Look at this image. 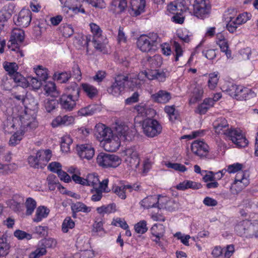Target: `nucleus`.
Returning <instances> with one entry per match:
<instances>
[{
	"mask_svg": "<svg viewBox=\"0 0 258 258\" xmlns=\"http://www.w3.org/2000/svg\"><path fill=\"white\" fill-rule=\"evenodd\" d=\"M139 115L143 117H147V118L152 117L155 113L154 109L150 108L146 104H140L135 107Z\"/></svg>",
	"mask_w": 258,
	"mask_h": 258,
	"instance_id": "27",
	"label": "nucleus"
},
{
	"mask_svg": "<svg viewBox=\"0 0 258 258\" xmlns=\"http://www.w3.org/2000/svg\"><path fill=\"white\" fill-rule=\"evenodd\" d=\"M78 101L79 99L62 94L59 98L58 102L62 109L70 111L76 107Z\"/></svg>",
	"mask_w": 258,
	"mask_h": 258,
	"instance_id": "16",
	"label": "nucleus"
},
{
	"mask_svg": "<svg viewBox=\"0 0 258 258\" xmlns=\"http://www.w3.org/2000/svg\"><path fill=\"white\" fill-rule=\"evenodd\" d=\"M135 230L139 234H144L148 230L146 221L142 220L137 223L135 225Z\"/></svg>",
	"mask_w": 258,
	"mask_h": 258,
	"instance_id": "52",
	"label": "nucleus"
},
{
	"mask_svg": "<svg viewBox=\"0 0 258 258\" xmlns=\"http://www.w3.org/2000/svg\"><path fill=\"white\" fill-rule=\"evenodd\" d=\"M37 157H39L40 166H41V165H45L50 160L51 152L50 150H47L43 152H37Z\"/></svg>",
	"mask_w": 258,
	"mask_h": 258,
	"instance_id": "31",
	"label": "nucleus"
},
{
	"mask_svg": "<svg viewBox=\"0 0 258 258\" xmlns=\"http://www.w3.org/2000/svg\"><path fill=\"white\" fill-rule=\"evenodd\" d=\"M111 224L115 226H118L123 229L128 228V226L125 221L120 218L113 219Z\"/></svg>",
	"mask_w": 258,
	"mask_h": 258,
	"instance_id": "60",
	"label": "nucleus"
},
{
	"mask_svg": "<svg viewBox=\"0 0 258 258\" xmlns=\"http://www.w3.org/2000/svg\"><path fill=\"white\" fill-rule=\"evenodd\" d=\"M29 116L25 115L21 119L22 122V127L23 128H29L30 129H33L37 126V122L34 119L32 118V120L27 121L28 120Z\"/></svg>",
	"mask_w": 258,
	"mask_h": 258,
	"instance_id": "42",
	"label": "nucleus"
},
{
	"mask_svg": "<svg viewBox=\"0 0 258 258\" xmlns=\"http://www.w3.org/2000/svg\"><path fill=\"white\" fill-rule=\"evenodd\" d=\"M217 44L220 47L221 51L225 52L227 58H230L231 57V51L229 49L228 41L227 40H221L219 42H217Z\"/></svg>",
	"mask_w": 258,
	"mask_h": 258,
	"instance_id": "51",
	"label": "nucleus"
},
{
	"mask_svg": "<svg viewBox=\"0 0 258 258\" xmlns=\"http://www.w3.org/2000/svg\"><path fill=\"white\" fill-rule=\"evenodd\" d=\"M218 75L217 74L211 73L209 74V79L208 81V87L211 90L214 89L217 86L218 82Z\"/></svg>",
	"mask_w": 258,
	"mask_h": 258,
	"instance_id": "55",
	"label": "nucleus"
},
{
	"mask_svg": "<svg viewBox=\"0 0 258 258\" xmlns=\"http://www.w3.org/2000/svg\"><path fill=\"white\" fill-rule=\"evenodd\" d=\"M95 109L91 106L82 108L78 111L79 116H88L93 115L94 113Z\"/></svg>",
	"mask_w": 258,
	"mask_h": 258,
	"instance_id": "57",
	"label": "nucleus"
},
{
	"mask_svg": "<svg viewBox=\"0 0 258 258\" xmlns=\"http://www.w3.org/2000/svg\"><path fill=\"white\" fill-rule=\"evenodd\" d=\"M3 66L5 71L8 72L9 75H14L17 73L18 66L16 62L5 61L3 64Z\"/></svg>",
	"mask_w": 258,
	"mask_h": 258,
	"instance_id": "46",
	"label": "nucleus"
},
{
	"mask_svg": "<svg viewBox=\"0 0 258 258\" xmlns=\"http://www.w3.org/2000/svg\"><path fill=\"white\" fill-rule=\"evenodd\" d=\"M71 207L73 211V217H76V213L77 212H83L84 213H89L91 210L90 207H87L84 203L79 202L72 203Z\"/></svg>",
	"mask_w": 258,
	"mask_h": 258,
	"instance_id": "28",
	"label": "nucleus"
},
{
	"mask_svg": "<svg viewBox=\"0 0 258 258\" xmlns=\"http://www.w3.org/2000/svg\"><path fill=\"white\" fill-rule=\"evenodd\" d=\"M46 253V250L39 243L38 247L30 253L29 258H40Z\"/></svg>",
	"mask_w": 258,
	"mask_h": 258,
	"instance_id": "47",
	"label": "nucleus"
},
{
	"mask_svg": "<svg viewBox=\"0 0 258 258\" xmlns=\"http://www.w3.org/2000/svg\"><path fill=\"white\" fill-rule=\"evenodd\" d=\"M151 234L153 236L162 237L165 233V228L162 224H154L151 228Z\"/></svg>",
	"mask_w": 258,
	"mask_h": 258,
	"instance_id": "36",
	"label": "nucleus"
},
{
	"mask_svg": "<svg viewBox=\"0 0 258 258\" xmlns=\"http://www.w3.org/2000/svg\"><path fill=\"white\" fill-rule=\"evenodd\" d=\"M91 192L92 194L91 197V200L94 202H98L101 200L102 198L103 191L100 189L98 188L97 187H93L91 189Z\"/></svg>",
	"mask_w": 258,
	"mask_h": 258,
	"instance_id": "53",
	"label": "nucleus"
},
{
	"mask_svg": "<svg viewBox=\"0 0 258 258\" xmlns=\"http://www.w3.org/2000/svg\"><path fill=\"white\" fill-rule=\"evenodd\" d=\"M140 76H136L135 77H130V80H128L126 82H127V84L128 86L131 88L132 90H134L135 88H140L141 86V81H140Z\"/></svg>",
	"mask_w": 258,
	"mask_h": 258,
	"instance_id": "50",
	"label": "nucleus"
},
{
	"mask_svg": "<svg viewBox=\"0 0 258 258\" xmlns=\"http://www.w3.org/2000/svg\"><path fill=\"white\" fill-rule=\"evenodd\" d=\"M49 213L48 209L44 206H39L36 209L35 217L33 218V221L35 222H40L42 219L46 218Z\"/></svg>",
	"mask_w": 258,
	"mask_h": 258,
	"instance_id": "30",
	"label": "nucleus"
},
{
	"mask_svg": "<svg viewBox=\"0 0 258 258\" xmlns=\"http://www.w3.org/2000/svg\"><path fill=\"white\" fill-rule=\"evenodd\" d=\"M24 38L25 32L23 30L14 28L12 31L9 41L11 42V45H8L9 48L14 46V47H12L11 50L19 52L21 56H23L24 55L22 51L20 50L19 45L23 42Z\"/></svg>",
	"mask_w": 258,
	"mask_h": 258,
	"instance_id": "7",
	"label": "nucleus"
},
{
	"mask_svg": "<svg viewBox=\"0 0 258 258\" xmlns=\"http://www.w3.org/2000/svg\"><path fill=\"white\" fill-rule=\"evenodd\" d=\"M95 135L98 141L104 142L105 149L108 151H114L119 147V143L116 140L111 128L102 123L96 125Z\"/></svg>",
	"mask_w": 258,
	"mask_h": 258,
	"instance_id": "2",
	"label": "nucleus"
},
{
	"mask_svg": "<svg viewBox=\"0 0 258 258\" xmlns=\"http://www.w3.org/2000/svg\"><path fill=\"white\" fill-rule=\"evenodd\" d=\"M73 140L70 136L66 135L61 139L60 147L63 152H68L70 150V146L72 144Z\"/></svg>",
	"mask_w": 258,
	"mask_h": 258,
	"instance_id": "38",
	"label": "nucleus"
},
{
	"mask_svg": "<svg viewBox=\"0 0 258 258\" xmlns=\"http://www.w3.org/2000/svg\"><path fill=\"white\" fill-rule=\"evenodd\" d=\"M236 22L240 25L245 23L249 19V14L247 13H243L239 14L236 18Z\"/></svg>",
	"mask_w": 258,
	"mask_h": 258,
	"instance_id": "64",
	"label": "nucleus"
},
{
	"mask_svg": "<svg viewBox=\"0 0 258 258\" xmlns=\"http://www.w3.org/2000/svg\"><path fill=\"white\" fill-rule=\"evenodd\" d=\"M142 128L144 134L150 138L154 137L161 133L162 126L155 119L150 118L143 121Z\"/></svg>",
	"mask_w": 258,
	"mask_h": 258,
	"instance_id": "5",
	"label": "nucleus"
},
{
	"mask_svg": "<svg viewBox=\"0 0 258 258\" xmlns=\"http://www.w3.org/2000/svg\"><path fill=\"white\" fill-rule=\"evenodd\" d=\"M139 185L125 184L124 181H122L119 184L113 186L112 191L119 198L122 200H124L126 197L125 192L126 189H128L130 192H132L133 190H139Z\"/></svg>",
	"mask_w": 258,
	"mask_h": 258,
	"instance_id": "12",
	"label": "nucleus"
},
{
	"mask_svg": "<svg viewBox=\"0 0 258 258\" xmlns=\"http://www.w3.org/2000/svg\"><path fill=\"white\" fill-rule=\"evenodd\" d=\"M35 69V72L39 79L45 81L48 78V70L46 68H43L41 66H38Z\"/></svg>",
	"mask_w": 258,
	"mask_h": 258,
	"instance_id": "44",
	"label": "nucleus"
},
{
	"mask_svg": "<svg viewBox=\"0 0 258 258\" xmlns=\"http://www.w3.org/2000/svg\"><path fill=\"white\" fill-rule=\"evenodd\" d=\"M164 110L169 115L170 120L174 121L177 119V114L175 112V109L174 106H166Z\"/></svg>",
	"mask_w": 258,
	"mask_h": 258,
	"instance_id": "56",
	"label": "nucleus"
},
{
	"mask_svg": "<svg viewBox=\"0 0 258 258\" xmlns=\"http://www.w3.org/2000/svg\"><path fill=\"white\" fill-rule=\"evenodd\" d=\"M44 90L46 93L53 97H57L59 92L56 90L54 83L48 82L44 86Z\"/></svg>",
	"mask_w": 258,
	"mask_h": 258,
	"instance_id": "33",
	"label": "nucleus"
},
{
	"mask_svg": "<svg viewBox=\"0 0 258 258\" xmlns=\"http://www.w3.org/2000/svg\"><path fill=\"white\" fill-rule=\"evenodd\" d=\"M147 61L154 68L160 67L162 62V58L160 55L156 54L153 56H149L147 58Z\"/></svg>",
	"mask_w": 258,
	"mask_h": 258,
	"instance_id": "48",
	"label": "nucleus"
},
{
	"mask_svg": "<svg viewBox=\"0 0 258 258\" xmlns=\"http://www.w3.org/2000/svg\"><path fill=\"white\" fill-rule=\"evenodd\" d=\"M215 132L219 135H224L238 147H245L248 142L239 129L229 128L227 121L224 118H220L214 123Z\"/></svg>",
	"mask_w": 258,
	"mask_h": 258,
	"instance_id": "1",
	"label": "nucleus"
},
{
	"mask_svg": "<svg viewBox=\"0 0 258 258\" xmlns=\"http://www.w3.org/2000/svg\"><path fill=\"white\" fill-rule=\"evenodd\" d=\"M96 161L100 166L105 168H115L121 163V160L118 156L103 152L98 155Z\"/></svg>",
	"mask_w": 258,
	"mask_h": 258,
	"instance_id": "4",
	"label": "nucleus"
},
{
	"mask_svg": "<svg viewBox=\"0 0 258 258\" xmlns=\"http://www.w3.org/2000/svg\"><path fill=\"white\" fill-rule=\"evenodd\" d=\"M80 88L76 82H72L68 85L65 88V93L63 94L68 95L74 98L79 99Z\"/></svg>",
	"mask_w": 258,
	"mask_h": 258,
	"instance_id": "23",
	"label": "nucleus"
},
{
	"mask_svg": "<svg viewBox=\"0 0 258 258\" xmlns=\"http://www.w3.org/2000/svg\"><path fill=\"white\" fill-rule=\"evenodd\" d=\"M177 208V204L174 201L169 200L166 197H160V203L159 205V210L165 209L169 211H173Z\"/></svg>",
	"mask_w": 258,
	"mask_h": 258,
	"instance_id": "24",
	"label": "nucleus"
},
{
	"mask_svg": "<svg viewBox=\"0 0 258 258\" xmlns=\"http://www.w3.org/2000/svg\"><path fill=\"white\" fill-rule=\"evenodd\" d=\"M116 134L117 137L115 138L117 142L118 140L123 142L130 141L133 139L134 135L132 130L124 124H119L116 127ZM119 143H120L119 142Z\"/></svg>",
	"mask_w": 258,
	"mask_h": 258,
	"instance_id": "11",
	"label": "nucleus"
},
{
	"mask_svg": "<svg viewBox=\"0 0 258 258\" xmlns=\"http://www.w3.org/2000/svg\"><path fill=\"white\" fill-rule=\"evenodd\" d=\"M116 206L114 203H111L106 206L98 207L96 211L99 214H110L116 211Z\"/></svg>",
	"mask_w": 258,
	"mask_h": 258,
	"instance_id": "32",
	"label": "nucleus"
},
{
	"mask_svg": "<svg viewBox=\"0 0 258 258\" xmlns=\"http://www.w3.org/2000/svg\"><path fill=\"white\" fill-rule=\"evenodd\" d=\"M160 198L154 195L147 197L141 202V205L145 208L149 209L157 207V211H159V205H160Z\"/></svg>",
	"mask_w": 258,
	"mask_h": 258,
	"instance_id": "19",
	"label": "nucleus"
},
{
	"mask_svg": "<svg viewBox=\"0 0 258 258\" xmlns=\"http://www.w3.org/2000/svg\"><path fill=\"white\" fill-rule=\"evenodd\" d=\"M72 179L76 183L93 187H97L99 182L98 176L95 173L89 174L86 178H82L80 175L75 174L72 175Z\"/></svg>",
	"mask_w": 258,
	"mask_h": 258,
	"instance_id": "10",
	"label": "nucleus"
},
{
	"mask_svg": "<svg viewBox=\"0 0 258 258\" xmlns=\"http://www.w3.org/2000/svg\"><path fill=\"white\" fill-rule=\"evenodd\" d=\"M77 151L81 158L88 160L91 159L95 153L94 148L90 144L78 145L77 146Z\"/></svg>",
	"mask_w": 258,
	"mask_h": 258,
	"instance_id": "15",
	"label": "nucleus"
},
{
	"mask_svg": "<svg viewBox=\"0 0 258 258\" xmlns=\"http://www.w3.org/2000/svg\"><path fill=\"white\" fill-rule=\"evenodd\" d=\"M223 92H226L230 96L237 100L246 99L250 90L242 86L236 85L232 83L226 82L221 87Z\"/></svg>",
	"mask_w": 258,
	"mask_h": 258,
	"instance_id": "3",
	"label": "nucleus"
},
{
	"mask_svg": "<svg viewBox=\"0 0 258 258\" xmlns=\"http://www.w3.org/2000/svg\"><path fill=\"white\" fill-rule=\"evenodd\" d=\"M92 42L97 50L103 53L106 52V44L107 42L106 38L104 39L103 37H101V39H93Z\"/></svg>",
	"mask_w": 258,
	"mask_h": 258,
	"instance_id": "34",
	"label": "nucleus"
},
{
	"mask_svg": "<svg viewBox=\"0 0 258 258\" xmlns=\"http://www.w3.org/2000/svg\"><path fill=\"white\" fill-rule=\"evenodd\" d=\"M127 2L126 0H113L110 10L115 14H120L124 12L127 8Z\"/></svg>",
	"mask_w": 258,
	"mask_h": 258,
	"instance_id": "26",
	"label": "nucleus"
},
{
	"mask_svg": "<svg viewBox=\"0 0 258 258\" xmlns=\"http://www.w3.org/2000/svg\"><path fill=\"white\" fill-rule=\"evenodd\" d=\"M191 150L194 154L200 157H206L209 152V147L203 140H195L191 145Z\"/></svg>",
	"mask_w": 258,
	"mask_h": 258,
	"instance_id": "13",
	"label": "nucleus"
},
{
	"mask_svg": "<svg viewBox=\"0 0 258 258\" xmlns=\"http://www.w3.org/2000/svg\"><path fill=\"white\" fill-rule=\"evenodd\" d=\"M193 13L198 18L204 19L210 12L211 6L206 0H194Z\"/></svg>",
	"mask_w": 258,
	"mask_h": 258,
	"instance_id": "6",
	"label": "nucleus"
},
{
	"mask_svg": "<svg viewBox=\"0 0 258 258\" xmlns=\"http://www.w3.org/2000/svg\"><path fill=\"white\" fill-rule=\"evenodd\" d=\"M151 98L155 102L164 104L169 102L171 98V96L169 92L161 90L152 94Z\"/></svg>",
	"mask_w": 258,
	"mask_h": 258,
	"instance_id": "20",
	"label": "nucleus"
},
{
	"mask_svg": "<svg viewBox=\"0 0 258 258\" xmlns=\"http://www.w3.org/2000/svg\"><path fill=\"white\" fill-rule=\"evenodd\" d=\"M63 35L66 37H69L74 34V29L71 25L66 24L61 28Z\"/></svg>",
	"mask_w": 258,
	"mask_h": 258,
	"instance_id": "59",
	"label": "nucleus"
},
{
	"mask_svg": "<svg viewBox=\"0 0 258 258\" xmlns=\"http://www.w3.org/2000/svg\"><path fill=\"white\" fill-rule=\"evenodd\" d=\"M81 86L83 90L89 98L93 99L97 96L98 91L93 86L87 83H83Z\"/></svg>",
	"mask_w": 258,
	"mask_h": 258,
	"instance_id": "29",
	"label": "nucleus"
},
{
	"mask_svg": "<svg viewBox=\"0 0 258 258\" xmlns=\"http://www.w3.org/2000/svg\"><path fill=\"white\" fill-rule=\"evenodd\" d=\"M13 79L18 86H21L23 88H26L28 86V81L18 72L14 75Z\"/></svg>",
	"mask_w": 258,
	"mask_h": 258,
	"instance_id": "41",
	"label": "nucleus"
},
{
	"mask_svg": "<svg viewBox=\"0 0 258 258\" xmlns=\"http://www.w3.org/2000/svg\"><path fill=\"white\" fill-rule=\"evenodd\" d=\"M89 25L93 34V39H101V37H103L102 31L98 25L94 23H90Z\"/></svg>",
	"mask_w": 258,
	"mask_h": 258,
	"instance_id": "45",
	"label": "nucleus"
},
{
	"mask_svg": "<svg viewBox=\"0 0 258 258\" xmlns=\"http://www.w3.org/2000/svg\"><path fill=\"white\" fill-rule=\"evenodd\" d=\"M14 235L19 239H26L29 240L32 238V235L25 231L17 230L14 232Z\"/></svg>",
	"mask_w": 258,
	"mask_h": 258,
	"instance_id": "62",
	"label": "nucleus"
},
{
	"mask_svg": "<svg viewBox=\"0 0 258 258\" xmlns=\"http://www.w3.org/2000/svg\"><path fill=\"white\" fill-rule=\"evenodd\" d=\"M128 77L124 75H118L115 78V81L108 88L107 92L109 94L114 96H118L121 94L124 91L125 83L127 81Z\"/></svg>",
	"mask_w": 258,
	"mask_h": 258,
	"instance_id": "9",
	"label": "nucleus"
},
{
	"mask_svg": "<svg viewBox=\"0 0 258 258\" xmlns=\"http://www.w3.org/2000/svg\"><path fill=\"white\" fill-rule=\"evenodd\" d=\"M56 104V100L47 99L44 103V107L48 112H50L55 108Z\"/></svg>",
	"mask_w": 258,
	"mask_h": 258,
	"instance_id": "63",
	"label": "nucleus"
},
{
	"mask_svg": "<svg viewBox=\"0 0 258 258\" xmlns=\"http://www.w3.org/2000/svg\"><path fill=\"white\" fill-rule=\"evenodd\" d=\"M10 249L9 244L7 242L6 237L3 235L0 238V256H4L9 253Z\"/></svg>",
	"mask_w": 258,
	"mask_h": 258,
	"instance_id": "37",
	"label": "nucleus"
},
{
	"mask_svg": "<svg viewBox=\"0 0 258 258\" xmlns=\"http://www.w3.org/2000/svg\"><path fill=\"white\" fill-rule=\"evenodd\" d=\"M18 168L17 164L12 163L9 164H3L0 167V169L3 170L5 174H10L13 173Z\"/></svg>",
	"mask_w": 258,
	"mask_h": 258,
	"instance_id": "49",
	"label": "nucleus"
},
{
	"mask_svg": "<svg viewBox=\"0 0 258 258\" xmlns=\"http://www.w3.org/2000/svg\"><path fill=\"white\" fill-rule=\"evenodd\" d=\"M124 161L129 167L137 168L140 164V158L137 147L133 146L124 151Z\"/></svg>",
	"mask_w": 258,
	"mask_h": 258,
	"instance_id": "8",
	"label": "nucleus"
},
{
	"mask_svg": "<svg viewBox=\"0 0 258 258\" xmlns=\"http://www.w3.org/2000/svg\"><path fill=\"white\" fill-rule=\"evenodd\" d=\"M31 21V13L29 10L22 9L19 14L15 24L22 27H27Z\"/></svg>",
	"mask_w": 258,
	"mask_h": 258,
	"instance_id": "18",
	"label": "nucleus"
},
{
	"mask_svg": "<svg viewBox=\"0 0 258 258\" xmlns=\"http://www.w3.org/2000/svg\"><path fill=\"white\" fill-rule=\"evenodd\" d=\"M147 35H142L138 39V47L143 52H149L154 46L149 40Z\"/></svg>",
	"mask_w": 258,
	"mask_h": 258,
	"instance_id": "21",
	"label": "nucleus"
},
{
	"mask_svg": "<svg viewBox=\"0 0 258 258\" xmlns=\"http://www.w3.org/2000/svg\"><path fill=\"white\" fill-rule=\"evenodd\" d=\"M249 183V180L245 177V173L242 171H239L237 173L235 176L234 182L232 185V187L234 186H239L238 191L246 186Z\"/></svg>",
	"mask_w": 258,
	"mask_h": 258,
	"instance_id": "22",
	"label": "nucleus"
},
{
	"mask_svg": "<svg viewBox=\"0 0 258 258\" xmlns=\"http://www.w3.org/2000/svg\"><path fill=\"white\" fill-rule=\"evenodd\" d=\"M239 26H240V25L238 24V22H236L235 18H231L230 21L227 24L226 27L230 33H233L236 31Z\"/></svg>",
	"mask_w": 258,
	"mask_h": 258,
	"instance_id": "58",
	"label": "nucleus"
},
{
	"mask_svg": "<svg viewBox=\"0 0 258 258\" xmlns=\"http://www.w3.org/2000/svg\"><path fill=\"white\" fill-rule=\"evenodd\" d=\"M203 94V90L200 85H197L194 89L192 95L189 100L191 103H194L201 99Z\"/></svg>",
	"mask_w": 258,
	"mask_h": 258,
	"instance_id": "35",
	"label": "nucleus"
},
{
	"mask_svg": "<svg viewBox=\"0 0 258 258\" xmlns=\"http://www.w3.org/2000/svg\"><path fill=\"white\" fill-rule=\"evenodd\" d=\"M202 187L200 183L195 181L186 180L179 183L176 186V188L178 190H185L188 188L192 189H198Z\"/></svg>",
	"mask_w": 258,
	"mask_h": 258,
	"instance_id": "25",
	"label": "nucleus"
},
{
	"mask_svg": "<svg viewBox=\"0 0 258 258\" xmlns=\"http://www.w3.org/2000/svg\"><path fill=\"white\" fill-rule=\"evenodd\" d=\"M56 243L55 240L51 238L42 239L39 242V243L43 247H45V249H46V248L52 247L55 246L56 245Z\"/></svg>",
	"mask_w": 258,
	"mask_h": 258,
	"instance_id": "61",
	"label": "nucleus"
},
{
	"mask_svg": "<svg viewBox=\"0 0 258 258\" xmlns=\"http://www.w3.org/2000/svg\"><path fill=\"white\" fill-rule=\"evenodd\" d=\"M25 132L23 130L17 131L10 138L9 144L12 146H15L19 143L22 139Z\"/></svg>",
	"mask_w": 258,
	"mask_h": 258,
	"instance_id": "39",
	"label": "nucleus"
},
{
	"mask_svg": "<svg viewBox=\"0 0 258 258\" xmlns=\"http://www.w3.org/2000/svg\"><path fill=\"white\" fill-rule=\"evenodd\" d=\"M129 9L130 14L133 16H137L145 11V0H131Z\"/></svg>",
	"mask_w": 258,
	"mask_h": 258,
	"instance_id": "17",
	"label": "nucleus"
},
{
	"mask_svg": "<svg viewBox=\"0 0 258 258\" xmlns=\"http://www.w3.org/2000/svg\"><path fill=\"white\" fill-rule=\"evenodd\" d=\"M25 206L26 208V215H31L36 207V202L33 199L28 198L25 202Z\"/></svg>",
	"mask_w": 258,
	"mask_h": 258,
	"instance_id": "40",
	"label": "nucleus"
},
{
	"mask_svg": "<svg viewBox=\"0 0 258 258\" xmlns=\"http://www.w3.org/2000/svg\"><path fill=\"white\" fill-rule=\"evenodd\" d=\"M75 225V222L70 217H67L62 222L61 230L63 233H67L69 229H73Z\"/></svg>",
	"mask_w": 258,
	"mask_h": 258,
	"instance_id": "43",
	"label": "nucleus"
},
{
	"mask_svg": "<svg viewBox=\"0 0 258 258\" xmlns=\"http://www.w3.org/2000/svg\"><path fill=\"white\" fill-rule=\"evenodd\" d=\"M166 166L169 168H172L175 171L184 172L187 170L186 167L180 163L168 162L166 164Z\"/></svg>",
	"mask_w": 258,
	"mask_h": 258,
	"instance_id": "54",
	"label": "nucleus"
},
{
	"mask_svg": "<svg viewBox=\"0 0 258 258\" xmlns=\"http://www.w3.org/2000/svg\"><path fill=\"white\" fill-rule=\"evenodd\" d=\"M252 223L248 220H243L238 223L235 227L237 235L246 238L252 237Z\"/></svg>",
	"mask_w": 258,
	"mask_h": 258,
	"instance_id": "14",
	"label": "nucleus"
}]
</instances>
